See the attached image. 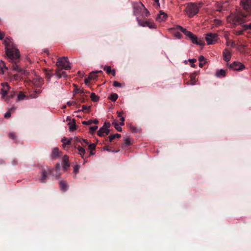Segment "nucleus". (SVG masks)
Listing matches in <instances>:
<instances>
[{"label":"nucleus","mask_w":251,"mask_h":251,"mask_svg":"<svg viewBox=\"0 0 251 251\" xmlns=\"http://www.w3.org/2000/svg\"><path fill=\"white\" fill-rule=\"evenodd\" d=\"M6 55L10 62L12 63V68L13 70L20 74L25 75L27 71L20 68L17 64L18 60L20 57V51L14 45L12 39L10 37H6L4 40Z\"/></svg>","instance_id":"1"},{"label":"nucleus","mask_w":251,"mask_h":251,"mask_svg":"<svg viewBox=\"0 0 251 251\" xmlns=\"http://www.w3.org/2000/svg\"><path fill=\"white\" fill-rule=\"evenodd\" d=\"M246 15L242 12H238L236 13H232L227 18L228 23L233 25L235 27L238 25H241L246 21Z\"/></svg>","instance_id":"2"},{"label":"nucleus","mask_w":251,"mask_h":251,"mask_svg":"<svg viewBox=\"0 0 251 251\" xmlns=\"http://www.w3.org/2000/svg\"><path fill=\"white\" fill-rule=\"evenodd\" d=\"M2 88L1 89V94L2 98L7 101L10 98H13L15 96V92L11 90V88L7 83H3Z\"/></svg>","instance_id":"3"},{"label":"nucleus","mask_w":251,"mask_h":251,"mask_svg":"<svg viewBox=\"0 0 251 251\" xmlns=\"http://www.w3.org/2000/svg\"><path fill=\"white\" fill-rule=\"evenodd\" d=\"M185 11L188 16L191 18L198 13L199 8L196 4L189 3L187 5Z\"/></svg>","instance_id":"4"},{"label":"nucleus","mask_w":251,"mask_h":251,"mask_svg":"<svg viewBox=\"0 0 251 251\" xmlns=\"http://www.w3.org/2000/svg\"><path fill=\"white\" fill-rule=\"evenodd\" d=\"M56 65V68L54 75L57 78H60L63 75V57H60L58 59Z\"/></svg>","instance_id":"5"},{"label":"nucleus","mask_w":251,"mask_h":251,"mask_svg":"<svg viewBox=\"0 0 251 251\" xmlns=\"http://www.w3.org/2000/svg\"><path fill=\"white\" fill-rule=\"evenodd\" d=\"M173 29L176 30H180L182 33H183L186 36L188 37L192 41V39H194V37L195 35H194L191 32L187 30L185 28H184L182 26L180 25H176L175 26Z\"/></svg>","instance_id":"6"},{"label":"nucleus","mask_w":251,"mask_h":251,"mask_svg":"<svg viewBox=\"0 0 251 251\" xmlns=\"http://www.w3.org/2000/svg\"><path fill=\"white\" fill-rule=\"evenodd\" d=\"M61 167L59 163H57L55 165V168L52 170H49L50 174H52L56 179L60 178L61 173Z\"/></svg>","instance_id":"7"},{"label":"nucleus","mask_w":251,"mask_h":251,"mask_svg":"<svg viewBox=\"0 0 251 251\" xmlns=\"http://www.w3.org/2000/svg\"><path fill=\"white\" fill-rule=\"evenodd\" d=\"M218 40V35L216 33H209L206 34L205 40L208 45L214 44Z\"/></svg>","instance_id":"8"},{"label":"nucleus","mask_w":251,"mask_h":251,"mask_svg":"<svg viewBox=\"0 0 251 251\" xmlns=\"http://www.w3.org/2000/svg\"><path fill=\"white\" fill-rule=\"evenodd\" d=\"M241 5L249 15H251V0H242Z\"/></svg>","instance_id":"9"},{"label":"nucleus","mask_w":251,"mask_h":251,"mask_svg":"<svg viewBox=\"0 0 251 251\" xmlns=\"http://www.w3.org/2000/svg\"><path fill=\"white\" fill-rule=\"evenodd\" d=\"M229 68L234 71H242L245 68V66L239 62L235 61L229 65Z\"/></svg>","instance_id":"10"},{"label":"nucleus","mask_w":251,"mask_h":251,"mask_svg":"<svg viewBox=\"0 0 251 251\" xmlns=\"http://www.w3.org/2000/svg\"><path fill=\"white\" fill-rule=\"evenodd\" d=\"M137 21L139 25L142 26H148L150 28H155L156 25L154 23H151L148 21H144V20L137 18Z\"/></svg>","instance_id":"11"},{"label":"nucleus","mask_w":251,"mask_h":251,"mask_svg":"<svg viewBox=\"0 0 251 251\" xmlns=\"http://www.w3.org/2000/svg\"><path fill=\"white\" fill-rule=\"evenodd\" d=\"M67 121H69L68 123L67 124V125L68 126L70 131H73L75 130L76 125L75 120L74 119H72V120H71L70 117H67Z\"/></svg>","instance_id":"12"},{"label":"nucleus","mask_w":251,"mask_h":251,"mask_svg":"<svg viewBox=\"0 0 251 251\" xmlns=\"http://www.w3.org/2000/svg\"><path fill=\"white\" fill-rule=\"evenodd\" d=\"M109 133V129L106 127L102 126L98 131V135L99 136L102 137L107 135Z\"/></svg>","instance_id":"13"},{"label":"nucleus","mask_w":251,"mask_h":251,"mask_svg":"<svg viewBox=\"0 0 251 251\" xmlns=\"http://www.w3.org/2000/svg\"><path fill=\"white\" fill-rule=\"evenodd\" d=\"M49 170H50V169L47 168V170H46L45 169H43L42 170L41 178L40 179V181L41 182H42V183L45 182V181L47 178V176L49 174H50L49 172Z\"/></svg>","instance_id":"14"},{"label":"nucleus","mask_w":251,"mask_h":251,"mask_svg":"<svg viewBox=\"0 0 251 251\" xmlns=\"http://www.w3.org/2000/svg\"><path fill=\"white\" fill-rule=\"evenodd\" d=\"M223 55L224 59L225 61L228 62L230 60L231 55L230 51L227 49L224 50Z\"/></svg>","instance_id":"15"},{"label":"nucleus","mask_w":251,"mask_h":251,"mask_svg":"<svg viewBox=\"0 0 251 251\" xmlns=\"http://www.w3.org/2000/svg\"><path fill=\"white\" fill-rule=\"evenodd\" d=\"M64 70H69L71 69L72 64L69 62L67 57L64 56Z\"/></svg>","instance_id":"16"},{"label":"nucleus","mask_w":251,"mask_h":251,"mask_svg":"<svg viewBox=\"0 0 251 251\" xmlns=\"http://www.w3.org/2000/svg\"><path fill=\"white\" fill-rule=\"evenodd\" d=\"M167 17V16L163 12H160V13L157 15L156 20V21L161 22L165 21Z\"/></svg>","instance_id":"17"},{"label":"nucleus","mask_w":251,"mask_h":251,"mask_svg":"<svg viewBox=\"0 0 251 251\" xmlns=\"http://www.w3.org/2000/svg\"><path fill=\"white\" fill-rule=\"evenodd\" d=\"M194 39H192V43L200 46H203L205 44L204 41L203 39H198L196 36L194 37Z\"/></svg>","instance_id":"18"},{"label":"nucleus","mask_w":251,"mask_h":251,"mask_svg":"<svg viewBox=\"0 0 251 251\" xmlns=\"http://www.w3.org/2000/svg\"><path fill=\"white\" fill-rule=\"evenodd\" d=\"M61 153L57 148H54L52 149L51 152V157L53 159H56L58 157L59 154Z\"/></svg>","instance_id":"19"},{"label":"nucleus","mask_w":251,"mask_h":251,"mask_svg":"<svg viewBox=\"0 0 251 251\" xmlns=\"http://www.w3.org/2000/svg\"><path fill=\"white\" fill-rule=\"evenodd\" d=\"M70 164L69 162V158L68 156L66 155H64V171L67 170L68 168L70 167Z\"/></svg>","instance_id":"20"},{"label":"nucleus","mask_w":251,"mask_h":251,"mask_svg":"<svg viewBox=\"0 0 251 251\" xmlns=\"http://www.w3.org/2000/svg\"><path fill=\"white\" fill-rule=\"evenodd\" d=\"M74 86L76 87V85L74 84ZM74 92L75 94H79L80 96H84V91L83 89L78 88L77 87H75L74 90Z\"/></svg>","instance_id":"21"},{"label":"nucleus","mask_w":251,"mask_h":251,"mask_svg":"<svg viewBox=\"0 0 251 251\" xmlns=\"http://www.w3.org/2000/svg\"><path fill=\"white\" fill-rule=\"evenodd\" d=\"M104 70L108 74H111L112 75H115V71L114 70H112L110 66H105L104 67Z\"/></svg>","instance_id":"22"},{"label":"nucleus","mask_w":251,"mask_h":251,"mask_svg":"<svg viewBox=\"0 0 251 251\" xmlns=\"http://www.w3.org/2000/svg\"><path fill=\"white\" fill-rule=\"evenodd\" d=\"M75 142H80L82 146L84 144L85 145H89V142L87 140L84 139H79L76 138L74 140Z\"/></svg>","instance_id":"23"},{"label":"nucleus","mask_w":251,"mask_h":251,"mask_svg":"<svg viewBox=\"0 0 251 251\" xmlns=\"http://www.w3.org/2000/svg\"><path fill=\"white\" fill-rule=\"evenodd\" d=\"M98 73H102V71H96V72H92V73H90L89 75V79H96L98 76L97 75V74Z\"/></svg>","instance_id":"24"},{"label":"nucleus","mask_w":251,"mask_h":251,"mask_svg":"<svg viewBox=\"0 0 251 251\" xmlns=\"http://www.w3.org/2000/svg\"><path fill=\"white\" fill-rule=\"evenodd\" d=\"M8 70V68L6 66L4 62L2 60L0 62V73L3 74L4 73L3 69Z\"/></svg>","instance_id":"25"},{"label":"nucleus","mask_w":251,"mask_h":251,"mask_svg":"<svg viewBox=\"0 0 251 251\" xmlns=\"http://www.w3.org/2000/svg\"><path fill=\"white\" fill-rule=\"evenodd\" d=\"M226 71L223 69L218 70L216 72V75L217 77L225 76L226 75Z\"/></svg>","instance_id":"26"},{"label":"nucleus","mask_w":251,"mask_h":251,"mask_svg":"<svg viewBox=\"0 0 251 251\" xmlns=\"http://www.w3.org/2000/svg\"><path fill=\"white\" fill-rule=\"evenodd\" d=\"M121 137V134H111L110 136H109V142H111L115 138H120Z\"/></svg>","instance_id":"27"},{"label":"nucleus","mask_w":251,"mask_h":251,"mask_svg":"<svg viewBox=\"0 0 251 251\" xmlns=\"http://www.w3.org/2000/svg\"><path fill=\"white\" fill-rule=\"evenodd\" d=\"M73 138H67L65 137H64V149L65 148V146L67 145H70L71 144L72 142L73 141Z\"/></svg>","instance_id":"28"},{"label":"nucleus","mask_w":251,"mask_h":251,"mask_svg":"<svg viewBox=\"0 0 251 251\" xmlns=\"http://www.w3.org/2000/svg\"><path fill=\"white\" fill-rule=\"evenodd\" d=\"M77 149L79 152V154L82 157H83L85 153V150H84V149L79 145L78 146V147H77Z\"/></svg>","instance_id":"29"},{"label":"nucleus","mask_w":251,"mask_h":251,"mask_svg":"<svg viewBox=\"0 0 251 251\" xmlns=\"http://www.w3.org/2000/svg\"><path fill=\"white\" fill-rule=\"evenodd\" d=\"M196 73L191 74V75H190V80L191 81V85H195L196 84Z\"/></svg>","instance_id":"30"},{"label":"nucleus","mask_w":251,"mask_h":251,"mask_svg":"<svg viewBox=\"0 0 251 251\" xmlns=\"http://www.w3.org/2000/svg\"><path fill=\"white\" fill-rule=\"evenodd\" d=\"M90 108H91V106H87L86 105H83L82 106V110L81 111H82L85 113H89Z\"/></svg>","instance_id":"31"},{"label":"nucleus","mask_w":251,"mask_h":251,"mask_svg":"<svg viewBox=\"0 0 251 251\" xmlns=\"http://www.w3.org/2000/svg\"><path fill=\"white\" fill-rule=\"evenodd\" d=\"M41 91L39 89H36L35 91L33 94H31L30 95L31 97L32 98H36L38 97L37 94H40L41 93Z\"/></svg>","instance_id":"32"},{"label":"nucleus","mask_w":251,"mask_h":251,"mask_svg":"<svg viewBox=\"0 0 251 251\" xmlns=\"http://www.w3.org/2000/svg\"><path fill=\"white\" fill-rule=\"evenodd\" d=\"M90 98L92 100L95 102L98 101L99 99V97L98 96H97L94 93H92L91 94Z\"/></svg>","instance_id":"33"},{"label":"nucleus","mask_w":251,"mask_h":251,"mask_svg":"<svg viewBox=\"0 0 251 251\" xmlns=\"http://www.w3.org/2000/svg\"><path fill=\"white\" fill-rule=\"evenodd\" d=\"M118 95L116 93H112L111 94L110 96L109 97V99L111 100L112 101H115L118 99Z\"/></svg>","instance_id":"34"},{"label":"nucleus","mask_w":251,"mask_h":251,"mask_svg":"<svg viewBox=\"0 0 251 251\" xmlns=\"http://www.w3.org/2000/svg\"><path fill=\"white\" fill-rule=\"evenodd\" d=\"M112 124L118 131L121 132L122 131V128L119 126L117 122H113Z\"/></svg>","instance_id":"35"},{"label":"nucleus","mask_w":251,"mask_h":251,"mask_svg":"<svg viewBox=\"0 0 251 251\" xmlns=\"http://www.w3.org/2000/svg\"><path fill=\"white\" fill-rule=\"evenodd\" d=\"M25 95L24 93H23L22 92H20L19 93V94L18 95L17 100H23L25 99Z\"/></svg>","instance_id":"36"},{"label":"nucleus","mask_w":251,"mask_h":251,"mask_svg":"<svg viewBox=\"0 0 251 251\" xmlns=\"http://www.w3.org/2000/svg\"><path fill=\"white\" fill-rule=\"evenodd\" d=\"M86 100H87V96L84 94V96H80L79 101L81 103H84Z\"/></svg>","instance_id":"37"},{"label":"nucleus","mask_w":251,"mask_h":251,"mask_svg":"<svg viewBox=\"0 0 251 251\" xmlns=\"http://www.w3.org/2000/svg\"><path fill=\"white\" fill-rule=\"evenodd\" d=\"M173 27L172 28H171V30H174V32L175 36L178 38H180L182 36L181 33L178 32L177 31L178 30L173 29Z\"/></svg>","instance_id":"38"},{"label":"nucleus","mask_w":251,"mask_h":251,"mask_svg":"<svg viewBox=\"0 0 251 251\" xmlns=\"http://www.w3.org/2000/svg\"><path fill=\"white\" fill-rule=\"evenodd\" d=\"M124 144L127 147L129 146L130 145H131V143L130 142L129 138H126L124 140Z\"/></svg>","instance_id":"39"},{"label":"nucleus","mask_w":251,"mask_h":251,"mask_svg":"<svg viewBox=\"0 0 251 251\" xmlns=\"http://www.w3.org/2000/svg\"><path fill=\"white\" fill-rule=\"evenodd\" d=\"M130 129L132 132L134 133H136L138 131V129L136 127L132 126H130Z\"/></svg>","instance_id":"40"},{"label":"nucleus","mask_w":251,"mask_h":251,"mask_svg":"<svg viewBox=\"0 0 251 251\" xmlns=\"http://www.w3.org/2000/svg\"><path fill=\"white\" fill-rule=\"evenodd\" d=\"M88 148L91 151L95 150L96 149V145L95 144H89Z\"/></svg>","instance_id":"41"},{"label":"nucleus","mask_w":251,"mask_h":251,"mask_svg":"<svg viewBox=\"0 0 251 251\" xmlns=\"http://www.w3.org/2000/svg\"><path fill=\"white\" fill-rule=\"evenodd\" d=\"M196 61H197V60L195 58H192V59H189V61L191 63V66L192 67H195V65L194 64V63L195 62H196Z\"/></svg>","instance_id":"42"},{"label":"nucleus","mask_w":251,"mask_h":251,"mask_svg":"<svg viewBox=\"0 0 251 251\" xmlns=\"http://www.w3.org/2000/svg\"><path fill=\"white\" fill-rule=\"evenodd\" d=\"M79 168V166L78 165H75L74 167V173L75 174H76L78 172Z\"/></svg>","instance_id":"43"},{"label":"nucleus","mask_w":251,"mask_h":251,"mask_svg":"<svg viewBox=\"0 0 251 251\" xmlns=\"http://www.w3.org/2000/svg\"><path fill=\"white\" fill-rule=\"evenodd\" d=\"M98 126H91L90 127V131L91 132H94L96 131V130L98 129Z\"/></svg>","instance_id":"44"},{"label":"nucleus","mask_w":251,"mask_h":251,"mask_svg":"<svg viewBox=\"0 0 251 251\" xmlns=\"http://www.w3.org/2000/svg\"><path fill=\"white\" fill-rule=\"evenodd\" d=\"M243 32V30H237L234 31V34H235L237 35H241L242 34Z\"/></svg>","instance_id":"45"},{"label":"nucleus","mask_w":251,"mask_h":251,"mask_svg":"<svg viewBox=\"0 0 251 251\" xmlns=\"http://www.w3.org/2000/svg\"><path fill=\"white\" fill-rule=\"evenodd\" d=\"M93 124V120H89L88 121H83L82 122V124L83 125H90Z\"/></svg>","instance_id":"46"},{"label":"nucleus","mask_w":251,"mask_h":251,"mask_svg":"<svg viewBox=\"0 0 251 251\" xmlns=\"http://www.w3.org/2000/svg\"><path fill=\"white\" fill-rule=\"evenodd\" d=\"M11 112L9 111H7L4 115L5 118H8L11 116Z\"/></svg>","instance_id":"47"},{"label":"nucleus","mask_w":251,"mask_h":251,"mask_svg":"<svg viewBox=\"0 0 251 251\" xmlns=\"http://www.w3.org/2000/svg\"><path fill=\"white\" fill-rule=\"evenodd\" d=\"M113 86L115 87H121V84L118 81H115L113 82Z\"/></svg>","instance_id":"48"},{"label":"nucleus","mask_w":251,"mask_h":251,"mask_svg":"<svg viewBox=\"0 0 251 251\" xmlns=\"http://www.w3.org/2000/svg\"><path fill=\"white\" fill-rule=\"evenodd\" d=\"M9 137L13 140H14L16 138V135L14 133H10L9 134Z\"/></svg>","instance_id":"49"},{"label":"nucleus","mask_w":251,"mask_h":251,"mask_svg":"<svg viewBox=\"0 0 251 251\" xmlns=\"http://www.w3.org/2000/svg\"><path fill=\"white\" fill-rule=\"evenodd\" d=\"M198 60L200 61V62H202L205 60V58L203 56L201 55L199 57Z\"/></svg>","instance_id":"50"},{"label":"nucleus","mask_w":251,"mask_h":251,"mask_svg":"<svg viewBox=\"0 0 251 251\" xmlns=\"http://www.w3.org/2000/svg\"><path fill=\"white\" fill-rule=\"evenodd\" d=\"M120 121H121V122L120 123V125L121 126H124V121H125V119L123 117H121L120 119Z\"/></svg>","instance_id":"51"},{"label":"nucleus","mask_w":251,"mask_h":251,"mask_svg":"<svg viewBox=\"0 0 251 251\" xmlns=\"http://www.w3.org/2000/svg\"><path fill=\"white\" fill-rule=\"evenodd\" d=\"M243 26L246 29H251V23L249 25H244Z\"/></svg>","instance_id":"52"},{"label":"nucleus","mask_w":251,"mask_h":251,"mask_svg":"<svg viewBox=\"0 0 251 251\" xmlns=\"http://www.w3.org/2000/svg\"><path fill=\"white\" fill-rule=\"evenodd\" d=\"M103 150L108 151H111L112 150L109 148L108 146H105L103 147Z\"/></svg>","instance_id":"53"},{"label":"nucleus","mask_w":251,"mask_h":251,"mask_svg":"<svg viewBox=\"0 0 251 251\" xmlns=\"http://www.w3.org/2000/svg\"><path fill=\"white\" fill-rule=\"evenodd\" d=\"M5 36V34L4 32L0 31V40H2Z\"/></svg>","instance_id":"54"},{"label":"nucleus","mask_w":251,"mask_h":251,"mask_svg":"<svg viewBox=\"0 0 251 251\" xmlns=\"http://www.w3.org/2000/svg\"><path fill=\"white\" fill-rule=\"evenodd\" d=\"M63 185H64V191H66L67 190L68 186L67 184L64 181Z\"/></svg>","instance_id":"55"},{"label":"nucleus","mask_w":251,"mask_h":251,"mask_svg":"<svg viewBox=\"0 0 251 251\" xmlns=\"http://www.w3.org/2000/svg\"><path fill=\"white\" fill-rule=\"evenodd\" d=\"M51 76V75L50 73L48 72L46 73V78L49 80Z\"/></svg>","instance_id":"56"},{"label":"nucleus","mask_w":251,"mask_h":251,"mask_svg":"<svg viewBox=\"0 0 251 251\" xmlns=\"http://www.w3.org/2000/svg\"><path fill=\"white\" fill-rule=\"evenodd\" d=\"M111 124L110 123H105L104 125L103 126H104L105 127H106L108 129L110 127Z\"/></svg>","instance_id":"57"},{"label":"nucleus","mask_w":251,"mask_h":251,"mask_svg":"<svg viewBox=\"0 0 251 251\" xmlns=\"http://www.w3.org/2000/svg\"><path fill=\"white\" fill-rule=\"evenodd\" d=\"M145 16L146 17H148L150 14V12L145 8Z\"/></svg>","instance_id":"58"},{"label":"nucleus","mask_w":251,"mask_h":251,"mask_svg":"<svg viewBox=\"0 0 251 251\" xmlns=\"http://www.w3.org/2000/svg\"><path fill=\"white\" fill-rule=\"evenodd\" d=\"M90 79H89V77H88V78H85V81H84L85 83L86 84H88Z\"/></svg>","instance_id":"59"},{"label":"nucleus","mask_w":251,"mask_h":251,"mask_svg":"<svg viewBox=\"0 0 251 251\" xmlns=\"http://www.w3.org/2000/svg\"><path fill=\"white\" fill-rule=\"evenodd\" d=\"M59 186L60 188L62 190L63 189V181L62 180L59 182Z\"/></svg>","instance_id":"60"},{"label":"nucleus","mask_w":251,"mask_h":251,"mask_svg":"<svg viewBox=\"0 0 251 251\" xmlns=\"http://www.w3.org/2000/svg\"><path fill=\"white\" fill-rule=\"evenodd\" d=\"M12 164L13 165H16L18 164L17 161L16 160H13L12 162Z\"/></svg>","instance_id":"61"},{"label":"nucleus","mask_w":251,"mask_h":251,"mask_svg":"<svg viewBox=\"0 0 251 251\" xmlns=\"http://www.w3.org/2000/svg\"><path fill=\"white\" fill-rule=\"evenodd\" d=\"M43 52L46 53L47 54H49V51L47 49H45L43 50Z\"/></svg>","instance_id":"62"},{"label":"nucleus","mask_w":251,"mask_h":251,"mask_svg":"<svg viewBox=\"0 0 251 251\" xmlns=\"http://www.w3.org/2000/svg\"><path fill=\"white\" fill-rule=\"evenodd\" d=\"M93 123L95 124H98L99 123V121L98 120L95 119L93 121Z\"/></svg>","instance_id":"63"},{"label":"nucleus","mask_w":251,"mask_h":251,"mask_svg":"<svg viewBox=\"0 0 251 251\" xmlns=\"http://www.w3.org/2000/svg\"><path fill=\"white\" fill-rule=\"evenodd\" d=\"M15 110V107H12V108H11L9 111H10L11 112H13L14 110Z\"/></svg>","instance_id":"64"}]
</instances>
